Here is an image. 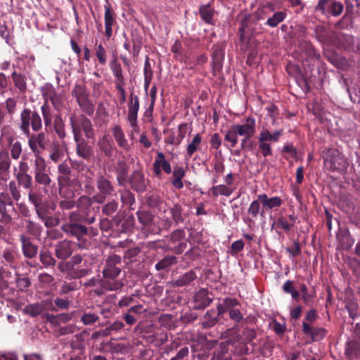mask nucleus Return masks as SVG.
Wrapping results in <instances>:
<instances>
[{
  "instance_id": "obj_1",
  "label": "nucleus",
  "mask_w": 360,
  "mask_h": 360,
  "mask_svg": "<svg viewBox=\"0 0 360 360\" xmlns=\"http://www.w3.org/2000/svg\"><path fill=\"white\" fill-rule=\"evenodd\" d=\"M95 221L96 215L94 214L91 217L84 218L79 214L74 213L71 217V223H64L60 229L68 236L75 238L77 240L79 248L85 249L89 244L85 237H94L99 234L100 229L86 226Z\"/></svg>"
},
{
  "instance_id": "obj_2",
  "label": "nucleus",
  "mask_w": 360,
  "mask_h": 360,
  "mask_svg": "<svg viewBox=\"0 0 360 360\" xmlns=\"http://www.w3.org/2000/svg\"><path fill=\"white\" fill-rule=\"evenodd\" d=\"M122 271V258L115 254L109 255L104 264L102 271L103 280H101V285L107 291H117L124 285L122 280L117 279Z\"/></svg>"
},
{
  "instance_id": "obj_3",
  "label": "nucleus",
  "mask_w": 360,
  "mask_h": 360,
  "mask_svg": "<svg viewBox=\"0 0 360 360\" xmlns=\"http://www.w3.org/2000/svg\"><path fill=\"white\" fill-rule=\"evenodd\" d=\"M42 96L44 98V103L40 109L46 129L48 131L49 128L51 127L53 120L52 110L49 104V101H51L56 110L60 111L63 107L64 99L63 94L56 92V89L51 84L46 85L43 89Z\"/></svg>"
},
{
  "instance_id": "obj_4",
  "label": "nucleus",
  "mask_w": 360,
  "mask_h": 360,
  "mask_svg": "<svg viewBox=\"0 0 360 360\" xmlns=\"http://www.w3.org/2000/svg\"><path fill=\"white\" fill-rule=\"evenodd\" d=\"M292 57L300 61L304 66H313L314 63L321 59L319 51L314 47L311 42L307 39H302L295 44V51L292 53Z\"/></svg>"
},
{
  "instance_id": "obj_5",
  "label": "nucleus",
  "mask_w": 360,
  "mask_h": 360,
  "mask_svg": "<svg viewBox=\"0 0 360 360\" xmlns=\"http://www.w3.org/2000/svg\"><path fill=\"white\" fill-rule=\"evenodd\" d=\"M18 127L24 135L30 134V128L38 132L42 129V119L37 110L24 108L20 114Z\"/></svg>"
},
{
  "instance_id": "obj_6",
  "label": "nucleus",
  "mask_w": 360,
  "mask_h": 360,
  "mask_svg": "<svg viewBox=\"0 0 360 360\" xmlns=\"http://www.w3.org/2000/svg\"><path fill=\"white\" fill-rule=\"evenodd\" d=\"M220 300L221 302L217 305L218 316H223L228 312L230 319L236 323H240L244 320L242 312L237 308L240 305L238 299L228 297Z\"/></svg>"
},
{
  "instance_id": "obj_7",
  "label": "nucleus",
  "mask_w": 360,
  "mask_h": 360,
  "mask_svg": "<svg viewBox=\"0 0 360 360\" xmlns=\"http://www.w3.org/2000/svg\"><path fill=\"white\" fill-rule=\"evenodd\" d=\"M324 167L329 171H343L347 165V161L336 148H328L325 152Z\"/></svg>"
},
{
  "instance_id": "obj_8",
  "label": "nucleus",
  "mask_w": 360,
  "mask_h": 360,
  "mask_svg": "<svg viewBox=\"0 0 360 360\" xmlns=\"http://www.w3.org/2000/svg\"><path fill=\"white\" fill-rule=\"evenodd\" d=\"M83 261V257L80 255H75L68 262H60L58 268L62 272H67L73 278H80L87 276L90 271L86 268H75Z\"/></svg>"
},
{
  "instance_id": "obj_9",
  "label": "nucleus",
  "mask_w": 360,
  "mask_h": 360,
  "mask_svg": "<svg viewBox=\"0 0 360 360\" xmlns=\"http://www.w3.org/2000/svg\"><path fill=\"white\" fill-rule=\"evenodd\" d=\"M72 96L75 97L80 109L88 115L94 112V105L89 99V92L83 84H76L72 91Z\"/></svg>"
},
{
  "instance_id": "obj_10",
  "label": "nucleus",
  "mask_w": 360,
  "mask_h": 360,
  "mask_svg": "<svg viewBox=\"0 0 360 360\" xmlns=\"http://www.w3.org/2000/svg\"><path fill=\"white\" fill-rule=\"evenodd\" d=\"M71 129L73 134L74 141L76 143L75 151L79 158L85 160H89L94 155L93 147L82 136L79 130L76 127L73 120H71Z\"/></svg>"
},
{
  "instance_id": "obj_11",
  "label": "nucleus",
  "mask_w": 360,
  "mask_h": 360,
  "mask_svg": "<svg viewBox=\"0 0 360 360\" xmlns=\"http://www.w3.org/2000/svg\"><path fill=\"white\" fill-rule=\"evenodd\" d=\"M27 138V145L31 151L34 155V158L41 157L40 155L42 150L47 148L49 139L47 134L43 131H38L36 134H30L25 135Z\"/></svg>"
},
{
  "instance_id": "obj_12",
  "label": "nucleus",
  "mask_w": 360,
  "mask_h": 360,
  "mask_svg": "<svg viewBox=\"0 0 360 360\" xmlns=\"http://www.w3.org/2000/svg\"><path fill=\"white\" fill-rule=\"evenodd\" d=\"M96 186L99 194L95 195L93 199L97 203H103L106 198L112 195L115 192V186L112 182L104 175L99 174L96 179Z\"/></svg>"
},
{
  "instance_id": "obj_13",
  "label": "nucleus",
  "mask_w": 360,
  "mask_h": 360,
  "mask_svg": "<svg viewBox=\"0 0 360 360\" xmlns=\"http://www.w3.org/2000/svg\"><path fill=\"white\" fill-rule=\"evenodd\" d=\"M34 176L36 184L46 188L50 186L51 179L49 174V169L43 157H38L34 160Z\"/></svg>"
},
{
  "instance_id": "obj_14",
  "label": "nucleus",
  "mask_w": 360,
  "mask_h": 360,
  "mask_svg": "<svg viewBox=\"0 0 360 360\" xmlns=\"http://www.w3.org/2000/svg\"><path fill=\"white\" fill-rule=\"evenodd\" d=\"M265 8L269 9L271 12L274 11V6L271 4H268L264 6V9L259 10L256 13L257 20H264L266 18L265 25L270 27H276L281 22H282L285 17L286 13L283 11H276L271 16H269L268 11Z\"/></svg>"
},
{
  "instance_id": "obj_15",
  "label": "nucleus",
  "mask_w": 360,
  "mask_h": 360,
  "mask_svg": "<svg viewBox=\"0 0 360 360\" xmlns=\"http://www.w3.org/2000/svg\"><path fill=\"white\" fill-rule=\"evenodd\" d=\"M315 10L323 15L331 14L333 16H338L342 13L343 5L335 0H319Z\"/></svg>"
},
{
  "instance_id": "obj_16",
  "label": "nucleus",
  "mask_w": 360,
  "mask_h": 360,
  "mask_svg": "<svg viewBox=\"0 0 360 360\" xmlns=\"http://www.w3.org/2000/svg\"><path fill=\"white\" fill-rule=\"evenodd\" d=\"M127 181L130 188L138 193H144L150 184V180L145 177L141 170H134L129 176Z\"/></svg>"
},
{
  "instance_id": "obj_17",
  "label": "nucleus",
  "mask_w": 360,
  "mask_h": 360,
  "mask_svg": "<svg viewBox=\"0 0 360 360\" xmlns=\"http://www.w3.org/2000/svg\"><path fill=\"white\" fill-rule=\"evenodd\" d=\"M72 119L73 120L76 127H77V128L79 129V134H81V131L82 130L86 139H94V130L93 129V125L90 119H89L84 115L77 116L76 114H72L70 117V126Z\"/></svg>"
},
{
  "instance_id": "obj_18",
  "label": "nucleus",
  "mask_w": 360,
  "mask_h": 360,
  "mask_svg": "<svg viewBox=\"0 0 360 360\" xmlns=\"http://www.w3.org/2000/svg\"><path fill=\"white\" fill-rule=\"evenodd\" d=\"M76 202V207L77 210L72 211L69 213L68 221L65 223H71V217L74 213L79 214L83 217H91L92 214L90 213V207L92 205L91 199L90 197L83 195L80 196Z\"/></svg>"
},
{
  "instance_id": "obj_19",
  "label": "nucleus",
  "mask_w": 360,
  "mask_h": 360,
  "mask_svg": "<svg viewBox=\"0 0 360 360\" xmlns=\"http://www.w3.org/2000/svg\"><path fill=\"white\" fill-rule=\"evenodd\" d=\"M212 301V293L210 292L207 289L202 288L193 295V309L196 310L204 309L210 306Z\"/></svg>"
},
{
  "instance_id": "obj_20",
  "label": "nucleus",
  "mask_w": 360,
  "mask_h": 360,
  "mask_svg": "<svg viewBox=\"0 0 360 360\" xmlns=\"http://www.w3.org/2000/svg\"><path fill=\"white\" fill-rule=\"evenodd\" d=\"M137 218L145 229L150 231L151 233H159L160 229L155 221V215L147 210H139L136 212Z\"/></svg>"
},
{
  "instance_id": "obj_21",
  "label": "nucleus",
  "mask_w": 360,
  "mask_h": 360,
  "mask_svg": "<svg viewBox=\"0 0 360 360\" xmlns=\"http://www.w3.org/2000/svg\"><path fill=\"white\" fill-rule=\"evenodd\" d=\"M21 243L22 252L23 256L27 259H33L37 256L39 247L33 243L32 238L25 234H21L19 236Z\"/></svg>"
},
{
  "instance_id": "obj_22",
  "label": "nucleus",
  "mask_w": 360,
  "mask_h": 360,
  "mask_svg": "<svg viewBox=\"0 0 360 360\" xmlns=\"http://www.w3.org/2000/svg\"><path fill=\"white\" fill-rule=\"evenodd\" d=\"M153 170L155 176L157 177H160L162 175V171H164L167 174L172 173L171 165L169 161L166 160L163 153H157V156L153 164Z\"/></svg>"
},
{
  "instance_id": "obj_23",
  "label": "nucleus",
  "mask_w": 360,
  "mask_h": 360,
  "mask_svg": "<svg viewBox=\"0 0 360 360\" xmlns=\"http://www.w3.org/2000/svg\"><path fill=\"white\" fill-rule=\"evenodd\" d=\"M116 180L119 186H124L129 179V166L124 160H118L114 165Z\"/></svg>"
},
{
  "instance_id": "obj_24",
  "label": "nucleus",
  "mask_w": 360,
  "mask_h": 360,
  "mask_svg": "<svg viewBox=\"0 0 360 360\" xmlns=\"http://www.w3.org/2000/svg\"><path fill=\"white\" fill-rule=\"evenodd\" d=\"M239 136L252 138L256 132V122L252 117H248L243 124L233 125Z\"/></svg>"
},
{
  "instance_id": "obj_25",
  "label": "nucleus",
  "mask_w": 360,
  "mask_h": 360,
  "mask_svg": "<svg viewBox=\"0 0 360 360\" xmlns=\"http://www.w3.org/2000/svg\"><path fill=\"white\" fill-rule=\"evenodd\" d=\"M302 332L304 335H309L312 342L320 341L328 334V330L326 328L323 327L314 328L305 321L302 322Z\"/></svg>"
},
{
  "instance_id": "obj_26",
  "label": "nucleus",
  "mask_w": 360,
  "mask_h": 360,
  "mask_svg": "<svg viewBox=\"0 0 360 360\" xmlns=\"http://www.w3.org/2000/svg\"><path fill=\"white\" fill-rule=\"evenodd\" d=\"M74 252L73 244L67 239L58 242L55 245V255L62 260L69 258Z\"/></svg>"
},
{
  "instance_id": "obj_27",
  "label": "nucleus",
  "mask_w": 360,
  "mask_h": 360,
  "mask_svg": "<svg viewBox=\"0 0 360 360\" xmlns=\"http://www.w3.org/2000/svg\"><path fill=\"white\" fill-rule=\"evenodd\" d=\"M212 53V68L214 75L221 72L224 59V49L219 45H214Z\"/></svg>"
},
{
  "instance_id": "obj_28",
  "label": "nucleus",
  "mask_w": 360,
  "mask_h": 360,
  "mask_svg": "<svg viewBox=\"0 0 360 360\" xmlns=\"http://www.w3.org/2000/svg\"><path fill=\"white\" fill-rule=\"evenodd\" d=\"M169 211L172 221L169 219L165 221L164 224L165 229L169 228L173 222H174L176 226L184 223L186 219V214L184 213V209L180 204H174L173 207L169 208Z\"/></svg>"
},
{
  "instance_id": "obj_29",
  "label": "nucleus",
  "mask_w": 360,
  "mask_h": 360,
  "mask_svg": "<svg viewBox=\"0 0 360 360\" xmlns=\"http://www.w3.org/2000/svg\"><path fill=\"white\" fill-rule=\"evenodd\" d=\"M11 159L8 150H0V179L5 181L9 178Z\"/></svg>"
},
{
  "instance_id": "obj_30",
  "label": "nucleus",
  "mask_w": 360,
  "mask_h": 360,
  "mask_svg": "<svg viewBox=\"0 0 360 360\" xmlns=\"http://www.w3.org/2000/svg\"><path fill=\"white\" fill-rule=\"evenodd\" d=\"M104 9L105 36L110 39L112 35V27L116 23L115 13L108 3L104 6Z\"/></svg>"
},
{
  "instance_id": "obj_31",
  "label": "nucleus",
  "mask_w": 360,
  "mask_h": 360,
  "mask_svg": "<svg viewBox=\"0 0 360 360\" xmlns=\"http://www.w3.org/2000/svg\"><path fill=\"white\" fill-rule=\"evenodd\" d=\"M258 200L262 205V215L264 213V210H272L281 207L283 204L282 199L278 196L269 198L266 193L259 194L257 195Z\"/></svg>"
},
{
  "instance_id": "obj_32",
  "label": "nucleus",
  "mask_w": 360,
  "mask_h": 360,
  "mask_svg": "<svg viewBox=\"0 0 360 360\" xmlns=\"http://www.w3.org/2000/svg\"><path fill=\"white\" fill-rule=\"evenodd\" d=\"M98 146L104 155L108 158L113 155L115 147L108 135H103L98 142Z\"/></svg>"
},
{
  "instance_id": "obj_33",
  "label": "nucleus",
  "mask_w": 360,
  "mask_h": 360,
  "mask_svg": "<svg viewBox=\"0 0 360 360\" xmlns=\"http://www.w3.org/2000/svg\"><path fill=\"white\" fill-rule=\"evenodd\" d=\"M139 110V98L136 95H130L129 104H128V117L129 122H131L135 124V120L138 117V112Z\"/></svg>"
},
{
  "instance_id": "obj_34",
  "label": "nucleus",
  "mask_w": 360,
  "mask_h": 360,
  "mask_svg": "<svg viewBox=\"0 0 360 360\" xmlns=\"http://www.w3.org/2000/svg\"><path fill=\"white\" fill-rule=\"evenodd\" d=\"M0 131V144L2 147L18 140L15 132L10 126H3Z\"/></svg>"
},
{
  "instance_id": "obj_35",
  "label": "nucleus",
  "mask_w": 360,
  "mask_h": 360,
  "mask_svg": "<svg viewBox=\"0 0 360 360\" xmlns=\"http://www.w3.org/2000/svg\"><path fill=\"white\" fill-rule=\"evenodd\" d=\"M221 316H218V313L216 314V311L213 309L207 310L201 321L202 328L207 329L214 326L219 322V318Z\"/></svg>"
},
{
  "instance_id": "obj_36",
  "label": "nucleus",
  "mask_w": 360,
  "mask_h": 360,
  "mask_svg": "<svg viewBox=\"0 0 360 360\" xmlns=\"http://www.w3.org/2000/svg\"><path fill=\"white\" fill-rule=\"evenodd\" d=\"M178 263V259L172 255H167L155 264L158 271L169 270L172 266Z\"/></svg>"
},
{
  "instance_id": "obj_37",
  "label": "nucleus",
  "mask_w": 360,
  "mask_h": 360,
  "mask_svg": "<svg viewBox=\"0 0 360 360\" xmlns=\"http://www.w3.org/2000/svg\"><path fill=\"white\" fill-rule=\"evenodd\" d=\"M112 132L115 140L116 141L118 146L123 150H127L129 149L128 141L127 140L124 133L118 124L115 125L112 129Z\"/></svg>"
},
{
  "instance_id": "obj_38",
  "label": "nucleus",
  "mask_w": 360,
  "mask_h": 360,
  "mask_svg": "<svg viewBox=\"0 0 360 360\" xmlns=\"http://www.w3.org/2000/svg\"><path fill=\"white\" fill-rule=\"evenodd\" d=\"M316 39L321 44H329L333 41V33L322 25H317L314 29Z\"/></svg>"
},
{
  "instance_id": "obj_39",
  "label": "nucleus",
  "mask_w": 360,
  "mask_h": 360,
  "mask_svg": "<svg viewBox=\"0 0 360 360\" xmlns=\"http://www.w3.org/2000/svg\"><path fill=\"white\" fill-rule=\"evenodd\" d=\"M53 127L54 131L57 134L58 139L64 143V139L67 136L65 124L62 116L60 114L56 115L53 117Z\"/></svg>"
},
{
  "instance_id": "obj_40",
  "label": "nucleus",
  "mask_w": 360,
  "mask_h": 360,
  "mask_svg": "<svg viewBox=\"0 0 360 360\" xmlns=\"http://www.w3.org/2000/svg\"><path fill=\"white\" fill-rule=\"evenodd\" d=\"M215 11L210 4L201 5L199 8L200 18L207 24L214 25L213 18Z\"/></svg>"
},
{
  "instance_id": "obj_41",
  "label": "nucleus",
  "mask_w": 360,
  "mask_h": 360,
  "mask_svg": "<svg viewBox=\"0 0 360 360\" xmlns=\"http://www.w3.org/2000/svg\"><path fill=\"white\" fill-rule=\"evenodd\" d=\"M172 184L176 189L184 187L183 179L186 175V171L183 167H175L172 172Z\"/></svg>"
},
{
  "instance_id": "obj_42",
  "label": "nucleus",
  "mask_w": 360,
  "mask_h": 360,
  "mask_svg": "<svg viewBox=\"0 0 360 360\" xmlns=\"http://www.w3.org/2000/svg\"><path fill=\"white\" fill-rule=\"evenodd\" d=\"M39 258L41 263L46 268H53L56 264V259L53 257L50 250L46 248H41L39 253Z\"/></svg>"
},
{
  "instance_id": "obj_43",
  "label": "nucleus",
  "mask_w": 360,
  "mask_h": 360,
  "mask_svg": "<svg viewBox=\"0 0 360 360\" xmlns=\"http://www.w3.org/2000/svg\"><path fill=\"white\" fill-rule=\"evenodd\" d=\"M120 200L124 206H127L130 210H135L136 199L134 194L129 189L119 191Z\"/></svg>"
},
{
  "instance_id": "obj_44",
  "label": "nucleus",
  "mask_w": 360,
  "mask_h": 360,
  "mask_svg": "<svg viewBox=\"0 0 360 360\" xmlns=\"http://www.w3.org/2000/svg\"><path fill=\"white\" fill-rule=\"evenodd\" d=\"M63 151L58 141H52L49 148V158L54 163L58 162L63 157Z\"/></svg>"
},
{
  "instance_id": "obj_45",
  "label": "nucleus",
  "mask_w": 360,
  "mask_h": 360,
  "mask_svg": "<svg viewBox=\"0 0 360 360\" xmlns=\"http://www.w3.org/2000/svg\"><path fill=\"white\" fill-rule=\"evenodd\" d=\"M3 149L8 150L9 155L13 160H18L22 153V144L20 141L16 140L3 147Z\"/></svg>"
},
{
  "instance_id": "obj_46",
  "label": "nucleus",
  "mask_w": 360,
  "mask_h": 360,
  "mask_svg": "<svg viewBox=\"0 0 360 360\" xmlns=\"http://www.w3.org/2000/svg\"><path fill=\"white\" fill-rule=\"evenodd\" d=\"M109 66L115 78V84L125 82L122 72V65L117 60V58H114L110 62Z\"/></svg>"
},
{
  "instance_id": "obj_47",
  "label": "nucleus",
  "mask_w": 360,
  "mask_h": 360,
  "mask_svg": "<svg viewBox=\"0 0 360 360\" xmlns=\"http://www.w3.org/2000/svg\"><path fill=\"white\" fill-rule=\"evenodd\" d=\"M197 278L196 274L194 271L191 270L180 276L177 279L174 281L173 285L176 287H184L191 284Z\"/></svg>"
},
{
  "instance_id": "obj_48",
  "label": "nucleus",
  "mask_w": 360,
  "mask_h": 360,
  "mask_svg": "<svg viewBox=\"0 0 360 360\" xmlns=\"http://www.w3.org/2000/svg\"><path fill=\"white\" fill-rule=\"evenodd\" d=\"M56 209V204L43 202L34 208L37 217L41 220L51 214Z\"/></svg>"
},
{
  "instance_id": "obj_49",
  "label": "nucleus",
  "mask_w": 360,
  "mask_h": 360,
  "mask_svg": "<svg viewBox=\"0 0 360 360\" xmlns=\"http://www.w3.org/2000/svg\"><path fill=\"white\" fill-rule=\"evenodd\" d=\"M25 229L29 234L36 238H38L41 236L43 231V227L41 224L31 219L25 220Z\"/></svg>"
},
{
  "instance_id": "obj_50",
  "label": "nucleus",
  "mask_w": 360,
  "mask_h": 360,
  "mask_svg": "<svg viewBox=\"0 0 360 360\" xmlns=\"http://www.w3.org/2000/svg\"><path fill=\"white\" fill-rule=\"evenodd\" d=\"M118 208L119 202L116 200L112 199L102 206V214L111 217L118 210Z\"/></svg>"
},
{
  "instance_id": "obj_51",
  "label": "nucleus",
  "mask_w": 360,
  "mask_h": 360,
  "mask_svg": "<svg viewBox=\"0 0 360 360\" xmlns=\"http://www.w3.org/2000/svg\"><path fill=\"white\" fill-rule=\"evenodd\" d=\"M15 178L18 186H22L24 189L30 191L34 188V180L30 174L15 176Z\"/></svg>"
},
{
  "instance_id": "obj_52",
  "label": "nucleus",
  "mask_w": 360,
  "mask_h": 360,
  "mask_svg": "<svg viewBox=\"0 0 360 360\" xmlns=\"http://www.w3.org/2000/svg\"><path fill=\"white\" fill-rule=\"evenodd\" d=\"M28 200L34 205V208L44 202V196L34 188L28 191Z\"/></svg>"
},
{
  "instance_id": "obj_53",
  "label": "nucleus",
  "mask_w": 360,
  "mask_h": 360,
  "mask_svg": "<svg viewBox=\"0 0 360 360\" xmlns=\"http://www.w3.org/2000/svg\"><path fill=\"white\" fill-rule=\"evenodd\" d=\"M212 195L214 197L220 195L229 196L233 193V189L228 187V185L220 184L217 186H213L210 188Z\"/></svg>"
},
{
  "instance_id": "obj_54",
  "label": "nucleus",
  "mask_w": 360,
  "mask_h": 360,
  "mask_svg": "<svg viewBox=\"0 0 360 360\" xmlns=\"http://www.w3.org/2000/svg\"><path fill=\"white\" fill-rule=\"evenodd\" d=\"M346 353L349 356L360 357V342L355 340L349 341L346 347Z\"/></svg>"
},
{
  "instance_id": "obj_55",
  "label": "nucleus",
  "mask_w": 360,
  "mask_h": 360,
  "mask_svg": "<svg viewBox=\"0 0 360 360\" xmlns=\"http://www.w3.org/2000/svg\"><path fill=\"white\" fill-rule=\"evenodd\" d=\"M202 142V137L200 134H197L193 137L191 142L188 145L186 148L187 154L189 157H191L195 152L199 149V146Z\"/></svg>"
},
{
  "instance_id": "obj_56",
  "label": "nucleus",
  "mask_w": 360,
  "mask_h": 360,
  "mask_svg": "<svg viewBox=\"0 0 360 360\" xmlns=\"http://www.w3.org/2000/svg\"><path fill=\"white\" fill-rule=\"evenodd\" d=\"M12 78L15 86L20 90V91L25 92L27 89L25 76L21 74H18L16 72H13L12 74Z\"/></svg>"
},
{
  "instance_id": "obj_57",
  "label": "nucleus",
  "mask_w": 360,
  "mask_h": 360,
  "mask_svg": "<svg viewBox=\"0 0 360 360\" xmlns=\"http://www.w3.org/2000/svg\"><path fill=\"white\" fill-rule=\"evenodd\" d=\"M261 202L257 199L255 200H253L248 210V214L251 217L250 221H252V219H256L258 216V214L260 212L261 209Z\"/></svg>"
},
{
  "instance_id": "obj_58",
  "label": "nucleus",
  "mask_w": 360,
  "mask_h": 360,
  "mask_svg": "<svg viewBox=\"0 0 360 360\" xmlns=\"http://www.w3.org/2000/svg\"><path fill=\"white\" fill-rule=\"evenodd\" d=\"M43 307L39 303L28 304L25 308V313L32 317L39 316L43 311Z\"/></svg>"
},
{
  "instance_id": "obj_59",
  "label": "nucleus",
  "mask_w": 360,
  "mask_h": 360,
  "mask_svg": "<svg viewBox=\"0 0 360 360\" xmlns=\"http://www.w3.org/2000/svg\"><path fill=\"white\" fill-rule=\"evenodd\" d=\"M95 54L98 63L102 65H105L107 62V51L101 44L96 46Z\"/></svg>"
},
{
  "instance_id": "obj_60",
  "label": "nucleus",
  "mask_w": 360,
  "mask_h": 360,
  "mask_svg": "<svg viewBox=\"0 0 360 360\" xmlns=\"http://www.w3.org/2000/svg\"><path fill=\"white\" fill-rule=\"evenodd\" d=\"M124 326V324L120 321H116L110 323L108 327L105 328L104 333L105 335H111L114 333H117L121 330Z\"/></svg>"
},
{
  "instance_id": "obj_61",
  "label": "nucleus",
  "mask_w": 360,
  "mask_h": 360,
  "mask_svg": "<svg viewBox=\"0 0 360 360\" xmlns=\"http://www.w3.org/2000/svg\"><path fill=\"white\" fill-rule=\"evenodd\" d=\"M242 335L244 338L243 342L246 344H251L252 341L257 338V332L255 329L249 327H245L242 331Z\"/></svg>"
},
{
  "instance_id": "obj_62",
  "label": "nucleus",
  "mask_w": 360,
  "mask_h": 360,
  "mask_svg": "<svg viewBox=\"0 0 360 360\" xmlns=\"http://www.w3.org/2000/svg\"><path fill=\"white\" fill-rule=\"evenodd\" d=\"M345 307L351 319H354L357 316L359 313V306L356 302L354 300H348L346 302Z\"/></svg>"
},
{
  "instance_id": "obj_63",
  "label": "nucleus",
  "mask_w": 360,
  "mask_h": 360,
  "mask_svg": "<svg viewBox=\"0 0 360 360\" xmlns=\"http://www.w3.org/2000/svg\"><path fill=\"white\" fill-rule=\"evenodd\" d=\"M186 233L184 229H176L169 235V240L173 244L178 243L184 239Z\"/></svg>"
},
{
  "instance_id": "obj_64",
  "label": "nucleus",
  "mask_w": 360,
  "mask_h": 360,
  "mask_svg": "<svg viewBox=\"0 0 360 360\" xmlns=\"http://www.w3.org/2000/svg\"><path fill=\"white\" fill-rule=\"evenodd\" d=\"M99 319V316L94 313L85 312L81 317L82 322L87 326L95 323Z\"/></svg>"
}]
</instances>
